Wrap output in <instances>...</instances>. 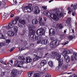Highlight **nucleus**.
Listing matches in <instances>:
<instances>
[{
	"instance_id": "nucleus-12",
	"label": "nucleus",
	"mask_w": 77,
	"mask_h": 77,
	"mask_svg": "<svg viewBox=\"0 0 77 77\" xmlns=\"http://www.w3.org/2000/svg\"><path fill=\"white\" fill-rule=\"evenodd\" d=\"M32 58H30L29 57H28L26 58V62L27 63H30L32 62Z\"/></svg>"
},
{
	"instance_id": "nucleus-54",
	"label": "nucleus",
	"mask_w": 77,
	"mask_h": 77,
	"mask_svg": "<svg viewBox=\"0 0 77 77\" xmlns=\"http://www.w3.org/2000/svg\"><path fill=\"white\" fill-rule=\"evenodd\" d=\"M9 62H11V63H13V61L12 60H9Z\"/></svg>"
},
{
	"instance_id": "nucleus-27",
	"label": "nucleus",
	"mask_w": 77,
	"mask_h": 77,
	"mask_svg": "<svg viewBox=\"0 0 77 77\" xmlns=\"http://www.w3.org/2000/svg\"><path fill=\"white\" fill-rule=\"evenodd\" d=\"M1 36L2 37V39H6L5 37H4L3 35L0 33V38H1Z\"/></svg>"
},
{
	"instance_id": "nucleus-13",
	"label": "nucleus",
	"mask_w": 77,
	"mask_h": 77,
	"mask_svg": "<svg viewBox=\"0 0 77 77\" xmlns=\"http://www.w3.org/2000/svg\"><path fill=\"white\" fill-rule=\"evenodd\" d=\"M47 63L46 60H42L41 61L40 65L42 66H43L45 65V64Z\"/></svg>"
},
{
	"instance_id": "nucleus-7",
	"label": "nucleus",
	"mask_w": 77,
	"mask_h": 77,
	"mask_svg": "<svg viewBox=\"0 0 77 77\" xmlns=\"http://www.w3.org/2000/svg\"><path fill=\"white\" fill-rule=\"evenodd\" d=\"M45 33V31L43 28L39 29L36 32V34L38 35H43Z\"/></svg>"
},
{
	"instance_id": "nucleus-43",
	"label": "nucleus",
	"mask_w": 77,
	"mask_h": 77,
	"mask_svg": "<svg viewBox=\"0 0 77 77\" xmlns=\"http://www.w3.org/2000/svg\"><path fill=\"white\" fill-rule=\"evenodd\" d=\"M48 42V40L47 39L45 40V44H47Z\"/></svg>"
},
{
	"instance_id": "nucleus-4",
	"label": "nucleus",
	"mask_w": 77,
	"mask_h": 77,
	"mask_svg": "<svg viewBox=\"0 0 77 77\" xmlns=\"http://www.w3.org/2000/svg\"><path fill=\"white\" fill-rule=\"evenodd\" d=\"M60 42V41L59 40H54L53 42L51 43L50 44V47L53 48L54 46H57L59 45Z\"/></svg>"
},
{
	"instance_id": "nucleus-6",
	"label": "nucleus",
	"mask_w": 77,
	"mask_h": 77,
	"mask_svg": "<svg viewBox=\"0 0 77 77\" xmlns=\"http://www.w3.org/2000/svg\"><path fill=\"white\" fill-rule=\"evenodd\" d=\"M22 9L23 11L28 12L30 13V12H31V11H33V8L32 7H29V6H26L24 7H23Z\"/></svg>"
},
{
	"instance_id": "nucleus-63",
	"label": "nucleus",
	"mask_w": 77,
	"mask_h": 77,
	"mask_svg": "<svg viewBox=\"0 0 77 77\" xmlns=\"http://www.w3.org/2000/svg\"><path fill=\"white\" fill-rule=\"evenodd\" d=\"M3 64H4V65H6V63L5 62H4V63H3Z\"/></svg>"
},
{
	"instance_id": "nucleus-9",
	"label": "nucleus",
	"mask_w": 77,
	"mask_h": 77,
	"mask_svg": "<svg viewBox=\"0 0 77 77\" xmlns=\"http://www.w3.org/2000/svg\"><path fill=\"white\" fill-rule=\"evenodd\" d=\"M34 9L35 11H34V12L35 14H38L40 12V10L39 9L38 7L36 6L34 7Z\"/></svg>"
},
{
	"instance_id": "nucleus-59",
	"label": "nucleus",
	"mask_w": 77,
	"mask_h": 77,
	"mask_svg": "<svg viewBox=\"0 0 77 77\" xmlns=\"http://www.w3.org/2000/svg\"><path fill=\"white\" fill-rule=\"evenodd\" d=\"M47 70V68H45L44 69V71H46Z\"/></svg>"
},
{
	"instance_id": "nucleus-22",
	"label": "nucleus",
	"mask_w": 77,
	"mask_h": 77,
	"mask_svg": "<svg viewBox=\"0 0 77 77\" xmlns=\"http://www.w3.org/2000/svg\"><path fill=\"white\" fill-rule=\"evenodd\" d=\"M17 67H19L20 68H21L23 67V68H27V66H23L22 65H20V64H18L17 65Z\"/></svg>"
},
{
	"instance_id": "nucleus-1",
	"label": "nucleus",
	"mask_w": 77,
	"mask_h": 77,
	"mask_svg": "<svg viewBox=\"0 0 77 77\" xmlns=\"http://www.w3.org/2000/svg\"><path fill=\"white\" fill-rule=\"evenodd\" d=\"M58 9H55L54 11H56V12L55 14H52L48 12V11H44V14L45 15H46L48 17H51L52 19H53L56 21H58L59 20V17H62L63 15V14L61 13H60V11L58 10ZM58 16V17L57 16Z\"/></svg>"
},
{
	"instance_id": "nucleus-55",
	"label": "nucleus",
	"mask_w": 77,
	"mask_h": 77,
	"mask_svg": "<svg viewBox=\"0 0 77 77\" xmlns=\"http://www.w3.org/2000/svg\"><path fill=\"white\" fill-rule=\"evenodd\" d=\"M72 15H73V16H74L75 15V12H72Z\"/></svg>"
},
{
	"instance_id": "nucleus-57",
	"label": "nucleus",
	"mask_w": 77,
	"mask_h": 77,
	"mask_svg": "<svg viewBox=\"0 0 77 77\" xmlns=\"http://www.w3.org/2000/svg\"><path fill=\"white\" fill-rule=\"evenodd\" d=\"M51 39L52 40V41H53V40L54 39V38L53 37H51Z\"/></svg>"
},
{
	"instance_id": "nucleus-26",
	"label": "nucleus",
	"mask_w": 77,
	"mask_h": 77,
	"mask_svg": "<svg viewBox=\"0 0 77 77\" xmlns=\"http://www.w3.org/2000/svg\"><path fill=\"white\" fill-rule=\"evenodd\" d=\"M29 77H30L32 76V75L33 74V72H30L28 73Z\"/></svg>"
},
{
	"instance_id": "nucleus-46",
	"label": "nucleus",
	"mask_w": 77,
	"mask_h": 77,
	"mask_svg": "<svg viewBox=\"0 0 77 77\" xmlns=\"http://www.w3.org/2000/svg\"><path fill=\"white\" fill-rule=\"evenodd\" d=\"M40 54H44V51H43L42 50L40 52Z\"/></svg>"
},
{
	"instance_id": "nucleus-5",
	"label": "nucleus",
	"mask_w": 77,
	"mask_h": 77,
	"mask_svg": "<svg viewBox=\"0 0 77 77\" xmlns=\"http://www.w3.org/2000/svg\"><path fill=\"white\" fill-rule=\"evenodd\" d=\"M14 26V25L12 23H10L8 24V26H5L2 27V30H4L5 29H11L13 28Z\"/></svg>"
},
{
	"instance_id": "nucleus-61",
	"label": "nucleus",
	"mask_w": 77,
	"mask_h": 77,
	"mask_svg": "<svg viewBox=\"0 0 77 77\" xmlns=\"http://www.w3.org/2000/svg\"><path fill=\"white\" fill-rule=\"evenodd\" d=\"M44 20L45 21H47V18H45L44 19Z\"/></svg>"
},
{
	"instance_id": "nucleus-28",
	"label": "nucleus",
	"mask_w": 77,
	"mask_h": 77,
	"mask_svg": "<svg viewBox=\"0 0 77 77\" xmlns=\"http://www.w3.org/2000/svg\"><path fill=\"white\" fill-rule=\"evenodd\" d=\"M38 20H39L38 22L39 23V24H41L42 21V17H39Z\"/></svg>"
},
{
	"instance_id": "nucleus-44",
	"label": "nucleus",
	"mask_w": 77,
	"mask_h": 77,
	"mask_svg": "<svg viewBox=\"0 0 77 77\" xmlns=\"http://www.w3.org/2000/svg\"><path fill=\"white\" fill-rule=\"evenodd\" d=\"M5 72H2V74L1 75V76H2V77H3V76H4L5 75Z\"/></svg>"
},
{
	"instance_id": "nucleus-30",
	"label": "nucleus",
	"mask_w": 77,
	"mask_h": 77,
	"mask_svg": "<svg viewBox=\"0 0 77 77\" xmlns=\"http://www.w3.org/2000/svg\"><path fill=\"white\" fill-rule=\"evenodd\" d=\"M68 38L69 39H73V36L72 35H70L68 37Z\"/></svg>"
},
{
	"instance_id": "nucleus-64",
	"label": "nucleus",
	"mask_w": 77,
	"mask_h": 77,
	"mask_svg": "<svg viewBox=\"0 0 77 77\" xmlns=\"http://www.w3.org/2000/svg\"><path fill=\"white\" fill-rule=\"evenodd\" d=\"M72 33H74V29H72Z\"/></svg>"
},
{
	"instance_id": "nucleus-32",
	"label": "nucleus",
	"mask_w": 77,
	"mask_h": 77,
	"mask_svg": "<svg viewBox=\"0 0 77 77\" xmlns=\"http://www.w3.org/2000/svg\"><path fill=\"white\" fill-rule=\"evenodd\" d=\"M6 43L7 44H9L10 42H11V40L10 39H7L6 40Z\"/></svg>"
},
{
	"instance_id": "nucleus-20",
	"label": "nucleus",
	"mask_w": 77,
	"mask_h": 77,
	"mask_svg": "<svg viewBox=\"0 0 77 77\" xmlns=\"http://www.w3.org/2000/svg\"><path fill=\"white\" fill-rule=\"evenodd\" d=\"M67 10L68 11L69 14L71 13V12H72L73 11V9H71V8H70V7H68L67 8Z\"/></svg>"
},
{
	"instance_id": "nucleus-14",
	"label": "nucleus",
	"mask_w": 77,
	"mask_h": 77,
	"mask_svg": "<svg viewBox=\"0 0 77 77\" xmlns=\"http://www.w3.org/2000/svg\"><path fill=\"white\" fill-rule=\"evenodd\" d=\"M8 35L10 36H13L14 35V33L12 31H10L8 33Z\"/></svg>"
},
{
	"instance_id": "nucleus-56",
	"label": "nucleus",
	"mask_w": 77,
	"mask_h": 77,
	"mask_svg": "<svg viewBox=\"0 0 77 77\" xmlns=\"http://www.w3.org/2000/svg\"><path fill=\"white\" fill-rule=\"evenodd\" d=\"M30 46H31V47H33L34 46V44H31L30 45Z\"/></svg>"
},
{
	"instance_id": "nucleus-21",
	"label": "nucleus",
	"mask_w": 77,
	"mask_h": 77,
	"mask_svg": "<svg viewBox=\"0 0 77 77\" xmlns=\"http://www.w3.org/2000/svg\"><path fill=\"white\" fill-rule=\"evenodd\" d=\"M49 65L50 66L52 67L53 66V61L51 60L49 62Z\"/></svg>"
},
{
	"instance_id": "nucleus-18",
	"label": "nucleus",
	"mask_w": 77,
	"mask_h": 77,
	"mask_svg": "<svg viewBox=\"0 0 77 77\" xmlns=\"http://www.w3.org/2000/svg\"><path fill=\"white\" fill-rule=\"evenodd\" d=\"M40 40L39 41L37 42V44H39L42 41V44H45V40H42V38H41V39H40Z\"/></svg>"
},
{
	"instance_id": "nucleus-42",
	"label": "nucleus",
	"mask_w": 77,
	"mask_h": 77,
	"mask_svg": "<svg viewBox=\"0 0 77 77\" xmlns=\"http://www.w3.org/2000/svg\"><path fill=\"white\" fill-rule=\"evenodd\" d=\"M68 42H65L64 44H62V45H65L67 44H68Z\"/></svg>"
},
{
	"instance_id": "nucleus-2",
	"label": "nucleus",
	"mask_w": 77,
	"mask_h": 77,
	"mask_svg": "<svg viewBox=\"0 0 77 77\" xmlns=\"http://www.w3.org/2000/svg\"><path fill=\"white\" fill-rule=\"evenodd\" d=\"M29 32L28 36H30V40L33 41H36L38 39V37L33 35L35 34V31L32 29V27L31 26L29 27Z\"/></svg>"
},
{
	"instance_id": "nucleus-35",
	"label": "nucleus",
	"mask_w": 77,
	"mask_h": 77,
	"mask_svg": "<svg viewBox=\"0 0 77 77\" xmlns=\"http://www.w3.org/2000/svg\"><path fill=\"white\" fill-rule=\"evenodd\" d=\"M39 24H40V25H41V26H43L45 24V23H44V22L42 21L41 23H39Z\"/></svg>"
},
{
	"instance_id": "nucleus-41",
	"label": "nucleus",
	"mask_w": 77,
	"mask_h": 77,
	"mask_svg": "<svg viewBox=\"0 0 77 77\" xmlns=\"http://www.w3.org/2000/svg\"><path fill=\"white\" fill-rule=\"evenodd\" d=\"M66 52L67 54H70V53H71V52L70 51H69V50L67 51H66Z\"/></svg>"
},
{
	"instance_id": "nucleus-19",
	"label": "nucleus",
	"mask_w": 77,
	"mask_h": 77,
	"mask_svg": "<svg viewBox=\"0 0 77 77\" xmlns=\"http://www.w3.org/2000/svg\"><path fill=\"white\" fill-rule=\"evenodd\" d=\"M62 54L65 58V56H66L67 55V52L66 51H64L63 52Z\"/></svg>"
},
{
	"instance_id": "nucleus-29",
	"label": "nucleus",
	"mask_w": 77,
	"mask_h": 77,
	"mask_svg": "<svg viewBox=\"0 0 77 77\" xmlns=\"http://www.w3.org/2000/svg\"><path fill=\"white\" fill-rule=\"evenodd\" d=\"M18 61L16 60L15 61V64L14 65V66H17V64H18Z\"/></svg>"
},
{
	"instance_id": "nucleus-36",
	"label": "nucleus",
	"mask_w": 77,
	"mask_h": 77,
	"mask_svg": "<svg viewBox=\"0 0 77 77\" xmlns=\"http://www.w3.org/2000/svg\"><path fill=\"white\" fill-rule=\"evenodd\" d=\"M59 27H60V29H62V28H63V27L62 26V24H60L59 25Z\"/></svg>"
},
{
	"instance_id": "nucleus-33",
	"label": "nucleus",
	"mask_w": 77,
	"mask_h": 77,
	"mask_svg": "<svg viewBox=\"0 0 77 77\" xmlns=\"http://www.w3.org/2000/svg\"><path fill=\"white\" fill-rule=\"evenodd\" d=\"M18 58L21 60H24V58L23 57L19 56L18 57Z\"/></svg>"
},
{
	"instance_id": "nucleus-40",
	"label": "nucleus",
	"mask_w": 77,
	"mask_h": 77,
	"mask_svg": "<svg viewBox=\"0 0 77 77\" xmlns=\"http://www.w3.org/2000/svg\"><path fill=\"white\" fill-rule=\"evenodd\" d=\"M23 63H24L23 62V61H20V65H23Z\"/></svg>"
},
{
	"instance_id": "nucleus-24",
	"label": "nucleus",
	"mask_w": 77,
	"mask_h": 77,
	"mask_svg": "<svg viewBox=\"0 0 77 77\" xmlns=\"http://www.w3.org/2000/svg\"><path fill=\"white\" fill-rule=\"evenodd\" d=\"M12 23L14 24H16L17 23V20H16L15 19L13 20L12 21Z\"/></svg>"
},
{
	"instance_id": "nucleus-52",
	"label": "nucleus",
	"mask_w": 77,
	"mask_h": 77,
	"mask_svg": "<svg viewBox=\"0 0 77 77\" xmlns=\"http://www.w3.org/2000/svg\"><path fill=\"white\" fill-rule=\"evenodd\" d=\"M13 50H14V48H11V49H10V52H12V51H13Z\"/></svg>"
},
{
	"instance_id": "nucleus-51",
	"label": "nucleus",
	"mask_w": 77,
	"mask_h": 77,
	"mask_svg": "<svg viewBox=\"0 0 77 77\" xmlns=\"http://www.w3.org/2000/svg\"><path fill=\"white\" fill-rule=\"evenodd\" d=\"M13 2L15 3H17V0H13Z\"/></svg>"
},
{
	"instance_id": "nucleus-38",
	"label": "nucleus",
	"mask_w": 77,
	"mask_h": 77,
	"mask_svg": "<svg viewBox=\"0 0 77 77\" xmlns=\"http://www.w3.org/2000/svg\"><path fill=\"white\" fill-rule=\"evenodd\" d=\"M56 71H58V70H59V68L58 67H57L55 68Z\"/></svg>"
},
{
	"instance_id": "nucleus-11",
	"label": "nucleus",
	"mask_w": 77,
	"mask_h": 77,
	"mask_svg": "<svg viewBox=\"0 0 77 77\" xmlns=\"http://www.w3.org/2000/svg\"><path fill=\"white\" fill-rule=\"evenodd\" d=\"M34 56L35 57H34L33 59V61L34 62L35 61H36V60H39V59L41 58V57L38 56L36 54H34Z\"/></svg>"
},
{
	"instance_id": "nucleus-23",
	"label": "nucleus",
	"mask_w": 77,
	"mask_h": 77,
	"mask_svg": "<svg viewBox=\"0 0 77 77\" xmlns=\"http://www.w3.org/2000/svg\"><path fill=\"white\" fill-rule=\"evenodd\" d=\"M33 77H40V75L39 73H35L34 74Z\"/></svg>"
},
{
	"instance_id": "nucleus-48",
	"label": "nucleus",
	"mask_w": 77,
	"mask_h": 77,
	"mask_svg": "<svg viewBox=\"0 0 77 77\" xmlns=\"http://www.w3.org/2000/svg\"><path fill=\"white\" fill-rule=\"evenodd\" d=\"M74 60V58H73V57L72 56V57L71 58V60H72V61H73Z\"/></svg>"
},
{
	"instance_id": "nucleus-17",
	"label": "nucleus",
	"mask_w": 77,
	"mask_h": 77,
	"mask_svg": "<svg viewBox=\"0 0 77 77\" xmlns=\"http://www.w3.org/2000/svg\"><path fill=\"white\" fill-rule=\"evenodd\" d=\"M14 30L15 33H17L18 32V27H17V26H15L14 27Z\"/></svg>"
},
{
	"instance_id": "nucleus-10",
	"label": "nucleus",
	"mask_w": 77,
	"mask_h": 77,
	"mask_svg": "<svg viewBox=\"0 0 77 77\" xmlns=\"http://www.w3.org/2000/svg\"><path fill=\"white\" fill-rule=\"evenodd\" d=\"M49 35L51 36L54 35H55V31L54 29L53 28L51 29L49 31Z\"/></svg>"
},
{
	"instance_id": "nucleus-39",
	"label": "nucleus",
	"mask_w": 77,
	"mask_h": 77,
	"mask_svg": "<svg viewBox=\"0 0 77 77\" xmlns=\"http://www.w3.org/2000/svg\"><path fill=\"white\" fill-rule=\"evenodd\" d=\"M42 8L44 10H46V9H47V7H46L43 6L42 7Z\"/></svg>"
},
{
	"instance_id": "nucleus-49",
	"label": "nucleus",
	"mask_w": 77,
	"mask_h": 77,
	"mask_svg": "<svg viewBox=\"0 0 77 77\" xmlns=\"http://www.w3.org/2000/svg\"><path fill=\"white\" fill-rule=\"evenodd\" d=\"M21 71H19L18 72V75H21Z\"/></svg>"
},
{
	"instance_id": "nucleus-16",
	"label": "nucleus",
	"mask_w": 77,
	"mask_h": 77,
	"mask_svg": "<svg viewBox=\"0 0 77 77\" xmlns=\"http://www.w3.org/2000/svg\"><path fill=\"white\" fill-rule=\"evenodd\" d=\"M38 20L36 19H34L32 20V23L33 24H36L38 23Z\"/></svg>"
},
{
	"instance_id": "nucleus-45",
	"label": "nucleus",
	"mask_w": 77,
	"mask_h": 77,
	"mask_svg": "<svg viewBox=\"0 0 77 77\" xmlns=\"http://www.w3.org/2000/svg\"><path fill=\"white\" fill-rule=\"evenodd\" d=\"M63 67L64 68H65V69H66L67 68V66L65 65H64L63 66Z\"/></svg>"
},
{
	"instance_id": "nucleus-60",
	"label": "nucleus",
	"mask_w": 77,
	"mask_h": 77,
	"mask_svg": "<svg viewBox=\"0 0 77 77\" xmlns=\"http://www.w3.org/2000/svg\"><path fill=\"white\" fill-rule=\"evenodd\" d=\"M3 45V44L2 43H0V48L2 47V46Z\"/></svg>"
},
{
	"instance_id": "nucleus-3",
	"label": "nucleus",
	"mask_w": 77,
	"mask_h": 77,
	"mask_svg": "<svg viewBox=\"0 0 77 77\" xmlns=\"http://www.w3.org/2000/svg\"><path fill=\"white\" fill-rule=\"evenodd\" d=\"M52 54L54 56V58H56V59L58 60L59 62L58 66L61 67L63 64V59L60 60V56L59 53L57 52H54L52 53Z\"/></svg>"
},
{
	"instance_id": "nucleus-8",
	"label": "nucleus",
	"mask_w": 77,
	"mask_h": 77,
	"mask_svg": "<svg viewBox=\"0 0 77 77\" xmlns=\"http://www.w3.org/2000/svg\"><path fill=\"white\" fill-rule=\"evenodd\" d=\"M19 22L20 23H18V25L20 27H23L25 26L24 25L25 24V21L24 20H22L21 19H19Z\"/></svg>"
},
{
	"instance_id": "nucleus-15",
	"label": "nucleus",
	"mask_w": 77,
	"mask_h": 77,
	"mask_svg": "<svg viewBox=\"0 0 77 77\" xmlns=\"http://www.w3.org/2000/svg\"><path fill=\"white\" fill-rule=\"evenodd\" d=\"M64 58L66 59L67 62H69L70 61V58L68 56H65Z\"/></svg>"
},
{
	"instance_id": "nucleus-37",
	"label": "nucleus",
	"mask_w": 77,
	"mask_h": 77,
	"mask_svg": "<svg viewBox=\"0 0 77 77\" xmlns=\"http://www.w3.org/2000/svg\"><path fill=\"white\" fill-rule=\"evenodd\" d=\"M15 19L16 20H17V21H18V20L20 19V17H16V18Z\"/></svg>"
},
{
	"instance_id": "nucleus-34",
	"label": "nucleus",
	"mask_w": 77,
	"mask_h": 77,
	"mask_svg": "<svg viewBox=\"0 0 77 77\" xmlns=\"http://www.w3.org/2000/svg\"><path fill=\"white\" fill-rule=\"evenodd\" d=\"M37 51H39V50H42L44 49V48H37Z\"/></svg>"
},
{
	"instance_id": "nucleus-62",
	"label": "nucleus",
	"mask_w": 77,
	"mask_h": 77,
	"mask_svg": "<svg viewBox=\"0 0 77 77\" xmlns=\"http://www.w3.org/2000/svg\"><path fill=\"white\" fill-rule=\"evenodd\" d=\"M0 62L1 63H3V60H0Z\"/></svg>"
},
{
	"instance_id": "nucleus-50",
	"label": "nucleus",
	"mask_w": 77,
	"mask_h": 77,
	"mask_svg": "<svg viewBox=\"0 0 77 77\" xmlns=\"http://www.w3.org/2000/svg\"><path fill=\"white\" fill-rule=\"evenodd\" d=\"M71 77H77V75H73L71 76Z\"/></svg>"
},
{
	"instance_id": "nucleus-58",
	"label": "nucleus",
	"mask_w": 77,
	"mask_h": 77,
	"mask_svg": "<svg viewBox=\"0 0 77 77\" xmlns=\"http://www.w3.org/2000/svg\"><path fill=\"white\" fill-rule=\"evenodd\" d=\"M76 8H77V7H76V5H75L74 6V9H76Z\"/></svg>"
},
{
	"instance_id": "nucleus-25",
	"label": "nucleus",
	"mask_w": 77,
	"mask_h": 77,
	"mask_svg": "<svg viewBox=\"0 0 77 77\" xmlns=\"http://www.w3.org/2000/svg\"><path fill=\"white\" fill-rule=\"evenodd\" d=\"M71 21V18H67V20L66 21V23L68 24V23H70V22Z\"/></svg>"
},
{
	"instance_id": "nucleus-53",
	"label": "nucleus",
	"mask_w": 77,
	"mask_h": 77,
	"mask_svg": "<svg viewBox=\"0 0 77 77\" xmlns=\"http://www.w3.org/2000/svg\"><path fill=\"white\" fill-rule=\"evenodd\" d=\"M14 16V14H11V17H13Z\"/></svg>"
},
{
	"instance_id": "nucleus-47",
	"label": "nucleus",
	"mask_w": 77,
	"mask_h": 77,
	"mask_svg": "<svg viewBox=\"0 0 77 77\" xmlns=\"http://www.w3.org/2000/svg\"><path fill=\"white\" fill-rule=\"evenodd\" d=\"M28 5H29L28 6L29 8V7H31V6H32V4H29Z\"/></svg>"
},
{
	"instance_id": "nucleus-31",
	"label": "nucleus",
	"mask_w": 77,
	"mask_h": 77,
	"mask_svg": "<svg viewBox=\"0 0 77 77\" xmlns=\"http://www.w3.org/2000/svg\"><path fill=\"white\" fill-rule=\"evenodd\" d=\"M73 56L74 57L75 59L77 60V54H73Z\"/></svg>"
}]
</instances>
